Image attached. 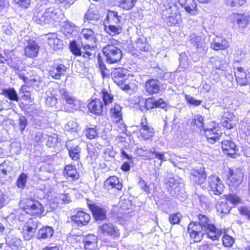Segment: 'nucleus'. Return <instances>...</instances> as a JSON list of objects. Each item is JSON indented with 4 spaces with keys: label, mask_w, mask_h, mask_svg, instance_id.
<instances>
[{
    "label": "nucleus",
    "mask_w": 250,
    "mask_h": 250,
    "mask_svg": "<svg viewBox=\"0 0 250 250\" xmlns=\"http://www.w3.org/2000/svg\"><path fill=\"white\" fill-rule=\"evenodd\" d=\"M192 123L199 126V128H202L203 129L204 128V118L201 115L195 116Z\"/></svg>",
    "instance_id": "56"
},
{
    "label": "nucleus",
    "mask_w": 250,
    "mask_h": 250,
    "mask_svg": "<svg viewBox=\"0 0 250 250\" xmlns=\"http://www.w3.org/2000/svg\"><path fill=\"white\" fill-rule=\"evenodd\" d=\"M149 152L153 154L155 158L160 160L162 162L166 160L164 152H159L156 151L155 149L152 148L149 150Z\"/></svg>",
    "instance_id": "53"
},
{
    "label": "nucleus",
    "mask_w": 250,
    "mask_h": 250,
    "mask_svg": "<svg viewBox=\"0 0 250 250\" xmlns=\"http://www.w3.org/2000/svg\"><path fill=\"white\" fill-rule=\"evenodd\" d=\"M54 229L51 227H44L40 229L37 234V238L40 240H46L52 237Z\"/></svg>",
    "instance_id": "27"
},
{
    "label": "nucleus",
    "mask_w": 250,
    "mask_h": 250,
    "mask_svg": "<svg viewBox=\"0 0 250 250\" xmlns=\"http://www.w3.org/2000/svg\"><path fill=\"white\" fill-rule=\"evenodd\" d=\"M145 89L150 95L157 93L160 90L159 81L155 79L147 80L146 83Z\"/></svg>",
    "instance_id": "24"
},
{
    "label": "nucleus",
    "mask_w": 250,
    "mask_h": 250,
    "mask_svg": "<svg viewBox=\"0 0 250 250\" xmlns=\"http://www.w3.org/2000/svg\"><path fill=\"white\" fill-rule=\"evenodd\" d=\"M197 216L201 229L208 237L213 241L218 240V231L211 220L204 214H199Z\"/></svg>",
    "instance_id": "2"
},
{
    "label": "nucleus",
    "mask_w": 250,
    "mask_h": 250,
    "mask_svg": "<svg viewBox=\"0 0 250 250\" xmlns=\"http://www.w3.org/2000/svg\"><path fill=\"white\" fill-rule=\"evenodd\" d=\"M226 1L231 7L242 6L246 3V0H226Z\"/></svg>",
    "instance_id": "54"
},
{
    "label": "nucleus",
    "mask_w": 250,
    "mask_h": 250,
    "mask_svg": "<svg viewBox=\"0 0 250 250\" xmlns=\"http://www.w3.org/2000/svg\"><path fill=\"white\" fill-rule=\"evenodd\" d=\"M99 26L95 25L92 28H83L81 33V37L86 40L91 48L94 49V45L97 41V37L98 35Z\"/></svg>",
    "instance_id": "9"
},
{
    "label": "nucleus",
    "mask_w": 250,
    "mask_h": 250,
    "mask_svg": "<svg viewBox=\"0 0 250 250\" xmlns=\"http://www.w3.org/2000/svg\"><path fill=\"white\" fill-rule=\"evenodd\" d=\"M66 146L71 159L75 161L78 160L80 157L81 148L78 145H73L71 142Z\"/></svg>",
    "instance_id": "28"
},
{
    "label": "nucleus",
    "mask_w": 250,
    "mask_h": 250,
    "mask_svg": "<svg viewBox=\"0 0 250 250\" xmlns=\"http://www.w3.org/2000/svg\"><path fill=\"white\" fill-rule=\"evenodd\" d=\"M227 206V203L224 202L220 203L217 206V209L218 211H220L221 213H228L229 211V209L227 208L225 209L224 208H226Z\"/></svg>",
    "instance_id": "64"
},
{
    "label": "nucleus",
    "mask_w": 250,
    "mask_h": 250,
    "mask_svg": "<svg viewBox=\"0 0 250 250\" xmlns=\"http://www.w3.org/2000/svg\"><path fill=\"white\" fill-rule=\"evenodd\" d=\"M14 2L18 4L20 6L27 8H28L30 4V0H13Z\"/></svg>",
    "instance_id": "63"
},
{
    "label": "nucleus",
    "mask_w": 250,
    "mask_h": 250,
    "mask_svg": "<svg viewBox=\"0 0 250 250\" xmlns=\"http://www.w3.org/2000/svg\"><path fill=\"white\" fill-rule=\"evenodd\" d=\"M48 0H39L33 10V20L38 24L45 25L58 21L60 19L61 11L54 7H49Z\"/></svg>",
    "instance_id": "1"
},
{
    "label": "nucleus",
    "mask_w": 250,
    "mask_h": 250,
    "mask_svg": "<svg viewBox=\"0 0 250 250\" xmlns=\"http://www.w3.org/2000/svg\"><path fill=\"white\" fill-rule=\"evenodd\" d=\"M222 242L225 247H231L234 242V240L232 237L226 234L222 237Z\"/></svg>",
    "instance_id": "51"
},
{
    "label": "nucleus",
    "mask_w": 250,
    "mask_h": 250,
    "mask_svg": "<svg viewBox=\"0 0 250 250\" xmlns=\"http://www.w3.org/2000/svg\"><path fill=\"white\" fill-rule=\"evenodd\" d=\"M85 135L89 139H93L98 136L95 127H90L85 130Z\"/></svg>",
    "instance_id": "52"
},
{
    "label": "nucleus",
    "mask_w": 250,
    "mask_h": 250,
    "mask_svg": "<svg viewBox=\"0 0 250 250\" xmlns=\"http://www.w3.org/2000/svg\"><path fill=\"white\" fill-rule=\"evenodd\" d=\"M68 129L71 131H76L78 127V125L74 120H72L68 121L67 124Z\"/></svg>",
    "instance_id": "60"
},
{
    "label": "nucleus",
    "mask_w": 250,
    "mask_h": 250,
    "mask_svg": "<svg viewBox=\"0 0 250 250\" xmlns=\"http://www.w3.org/2000/svg\"><path fill=\"white\" fill-rule=\"evenodd\" d=\"M162 17L168 26H173L181 21V15L176 5H171L163 10Z\"/></svg>",
    "instance_id": "4"
},
{
    "label": "nucleus",
    "mask_w": 250,
    "mask_h": 250,
    "mask_svg": "<svg viewBox=\"0 0 250 250\" xmlns=\"http://www.w3.org/2000/svg\"><path fill=\"white\" fill-rule=\"evenodd\" d=\"M185 99L188 103L195 106L199 105L202 102L201 100H196L195 98L187 94L185 95Z\"/></svg>",
    "instance_id": "55"
},
{
    "label": "nucleus",
    "mask_w": 250,
    "mask_h": 250,
    "mask_svg": "<svg viewBox=\"0 0 250 250\" xmlns=\"http://www.w3.org/2000/svg\"><path fill=\"white\" fill-rule=\"evenodd\" d=\"M222 148L226 153L230 155L235 153L236 146L231 140H225L221 142Z\"/></svg>",
    "instance_id": "31"
},
{
    "label": "nucleus",
    "mask_w": 250,
    "mask_h": 250,
    "mask_svg": "<svg viewBox=\"0 0 250 250\" xmlns=\"http://www.w3.org/2000/svg\"><path fill=\"white\" fill-rule=\"evenodd\" d=\"M90 219V215L83 211H79L71 217V220L80 227L86 225Z\"/></svg>",
    "instance_id": "15"
},
{
    "label": "nucleus",
    "mask_w": 250,
    "mask_h": 250,
    "mask_svg": "<svg viewBox=\"0 0 250 250\" xmlns=\"http://www.w3.org/2000/svg\"><path fill=\"white\" fill-rule=\"evenodd\" d=\"M66 69V67L60 64L52 67L49 71V75L53 79L59 80L62 75H64Z\"/></svg>",
    "instance_id": "23"
},
{
    "label": "nucleus",
    "mask_w": 250,
    "mask_h": 250,
    "mask_svg": "<svg viewBox=\"0 0 250 250\" xmlns=\"http://www.w3.org/2000/svg\"><path fill=\"white\" fill-rule=\"evenodd\" d=\"M42 82L41 77L36 73H33L28 77L27 84L32 86L36 90H39Z\"/></svg>",
    "instance_id": "36"
},
{
    "label": "nucleus",
    "mask_w": 250,
    "mask_h": 250,
    "mask_svg": "<svg viewBox=\"0 0 250 250\" xmlns=\"http://www.w3.org/2000/svg\"><path fill=\"white\" fill-rule=\"evenodd\" d=\"M18 123L20 126V129L21 132H22L27 125L26 119L23 116H20L18 120Z\"/></svg>",
    "instance_id": "57"
},
{
    "label": "nucleus",
    "mask_w": 250,
    "mask_h": 250,
    "mask_svg": "<svg viewBox=\"0 0 250 250\" xmlns=\"http://www.w3.org/2000/svg\"><path fill=\"white\" fill-rule=\"evenodd\" d=\"M64 33L67 38H70L73 35L77 34L79 31V27L72 22L67 21L64 25Z\"/></svg>",
    "instance_id": "34"
},
{
    "label": "nucleus",
    "mask_w": 250,
    "mask_h": 250,
    "mask_svg": "<svg viewBox=\"0 0 250 250\" xmlns=\"http://www.w3.org/2000/svg\"><path fill=\"white\" fill-rule=\"evenodd\" d=\"M101 94V98L104 102L103 104L106 107L108 104L113 102L114 100L113 95L105 88L102 90Z\"/></svg>",
    "instance_id": "40"
},
{
    "label": "nucleus",
    "mask_w": 250,
    "mask_h": 250,
    "mask_svg": "<svg viewBox=\"0 0 250 250\" xmlns=\"http://www.w3.org/2000/svg\"><path fill=\"white\" fill-rule=\"evenodd\" d=\"M69 48L71 52L75 56H83L85 60L92 59L95 57L94 49L90 45H83L82 50L78 47L75 41L70 43Z\"/></svg>",
    "instance_id": "6"
},
{
    "label": "nucleus",
    "mask_w": 250,
    "mask_h": 250,
    "mask_svg": "<svg viewBox=\"0 0 250 250\" xmlns=\"http://www.w3.org/2000/svg\"><path fill=\"white\" fill-rule=\"evenodd\" d=\"M27 179V174L24 173H22L18 177L17 181V185L18 188L23 189L25 186Z\"/></svg>",
    "instance_id": "48"
},
{
    "label": "nucleus",
    "mask_w": 250,
    "mask_h": 250,
    "mask_svg": "<svg viewBox=\"0 0 250 250\" xmlns=\"http://www.w3.org/2000/svg\"><path fill=\"white\" fill-rule=\"evenodd\" d=\"M2 94L11 101L17 102L19 101V98L18 94L16 90L13 88L2 89Z\"/></svg>",
    "instance_id": "41"
},
{
    "label": "nucleus",
    "mask_w": 250,
    "mask_h": 250,
    "mask_svg": "<svg viewBox=\"0 0 250 250\" xmlns=\"http://www.w3.org/2000/svg\"><path fill=\"white\" fill-rule=\"evenodd\" d=\"M179 4L184 7L186 12L191 15L197 14V5L194 0H178Z\"/></svg>",
    "instance_id": "21"
},
{
    "label": "nucleus",
    "mask_w": 250,
    "mask_h": 250,
    "mask_svg": "<svg viewBox=\"0 0 250 250\" xmlns=\"http://www.w3.org/2000/svg\"><path fill=\"white\" fill-rule=\"evenodd\" d=\"M212 62L214 67L217 69H223L222 61L219 58H212Z\"/></svg>",
    "instance_id": "59"
},
{
    "label": "nucleus",
    "mask_w": 250,
    "mask_h": 250,
    "mask_svg": "<svg viewBox=\"0 0 250 250\" xmlns=\"http://www.w3.org/2000/svg\"><path fill=\"white\" fill-rule=\"evenodd\" d=\"M136 1L137 0H118L120 7L126 10L132 9Z\"/></svg>",
    "instance_id": "44"
},
{
    "label": "nucleus",
    "mask_w": 250,
    "mask_h": 250,
    "mask_svg": "<svg viewBox=\"0 0 250 250\" xmlns=\"http://www.w3.org/2000/svg\"><path fill=\"white\" fill-rule=\"evenodd\" d=\"M45 103L48 106H54L57 103V99L55 95L51 93H49L47 95Z\"/></svg>",
    "instance_id": "50"
},
{
    "label": "nucleus",
    "mask_w": 250,
    "mask_h": 250,
    "mask_svg": "<svg viewBox=\"0 0 250 250\" xmlns=\"http://www.w3.org/2000/svg\"><path fill=\"white\" fill-rule=\"evenodd\" d=\"M104 30L110 35L114 36L120 34L123 31V28L121 25L108 24L104 25Z\"/></svg>",
    "instance_id": "39"
},
{
    "label": "nucleus",
    "mask_w": 250,
    "mask_h": 250,
    "mask_svg": "<svg viewBox=\"0 0 250 250\" xmlns=\"http://www.w3.org/2000/svg\"><path fill=\"white\" fill-rule=\"evenodd\" d=\"M121 110V106L118 104H114V106L110 109V117L112 121L116 123H119L122 119Z\"/></svg>",
    "instance_id": "30"
},
{
    "label": "nucleus",
    "mask_w": 250,
    "mask_h": 250,
    "mask_svg": "<svg viewBox=\"0 0 250 250\" xmlns=\"http://www.w3.org/2000/svg\"><path fill=\"white\" fill-rule=\"evenodd\" d=\"M6 61H7V64L10 67L16 70L20 69L21 61L20 58L15 54L10 55L9 57L7 58Z\"/></svg>",
    "instance_id": "38"
},
{
    "label": "nucleus",
    "mask_w": 250,
    "mask_h": 250,
    "mask_svg": "<svg viewBox=\"0 0 250 250\" xmlns=\"http://www.w3.org/2000/svg\"><path fill=\"white\" fill-rule=\"evenodd\" d=\"M100 16L97 12L88 10L84 16V22L86 23L95 21L100 20Z\"/></svg>",
    "instance_id": "42"
},
{
    "label": "nucleus",
    "mask_w": 250,
    "mask_h": 250,
    "mask_svg": "<svg viewBox=\"0 0 250 250\" xmlns=\"http://www.w3.org/2000/svg\"><path fill=\"white\" fill-rule=\"evenodd\" d=\"M108 20V24L119 25L122 26L123 18L118 15L117 11H108L106 16Z\"/></svg>",
    "instance_id": "25"
},
{
    "label": "nucleus",
    "mask_w": 250,
    "mask_h": 250,
    "mask_svg": "<svg viewBox=\"0 0 250 250\" xmlns=\"http://www.w3.org/2000/svg\"><path fill=\"white\" fill-rule=\"evenodd\" d=\"M182 217V215L180 213H171L169 216L168 220L171 224H178Z\"/></svg>",
    "instance_id": "49"
},
{
    "label": "nucleus",
    "mask_w": 250,
    "mask_h": 250,
    "mask_svg": "<svg viewBox=\"0 0 250 250\" xmlns=\"http://www.w3.org/2000/svg\"><path fill=\"white\" fill-rule=\"evenodd\" d=\"M188 231L194 242H200L205 234L203 230H202V229H201L199 222L197 221L191 222L189 224Z\"/></svg>",
    "instance_id": "10"
},
{
    "label": "nucleus",
    "mask_w": 250,
    "mask_h": 250,
    "mask_svg": "<svg viewBox=\"0 0 250 250\" xmlns=\"http://www.w3.org/2000/svg\"><path fill=\"white\" fill-rule=\"evenodd\" d=\"M229 46V42L226 39L216 37L211 44V47L215 50H224Z\"/></svg>",
    "instance_id": "29"
},
{
    "label": "nucleus",
    "mask_w": 250,
    "mask_h": 250,
    "mask_svg": "<svg viewBox=\"0 0 250 250\" xmlns=\"http://www.w3.org/2000/svg\"><path fill=\"white\" fill-rule=\"evenodd\" d=\"M60 94L63 100L66 102L71 107L75 106L77 101L71 93H68L65 89L62 88L59 90Z\"/></svg>",
    "instance_id": "26"
},
{
    "label": "nucleus",
    "mask_w": 250,
    "mask_h": 250,
    "mask_svg": "<svg viewBox=\"0 0 250 250\" xmlns=\"http://www.w3.org/2000/svg\"><path fill=\"white\" fill-rule=\"evenodd\" d=\"M154 102L155 108L160 107L164 109L167 106V104L162 99H159L158 100H156L154 99Z\"/></svg>",
    "instance_id": "62"
},
{
    "label": "nucleus",
    "mask_w": 250,
    "mask_h": 250,
    "mask_svg": "<svg viewBox=\"0 0 250 250\" xmlns=\"http://www.w3.org/2000/svg\"><path fill=\"white\" fill-rule=\"evenodd\" d=\"M123 187L122 182L115 176L109 177L104 183V188L107 190L113 188L120 190L122 189Z\"/></svg>",
    "instance_id": "18"
},
{
    "label": "nucleus",
    "mask_w": 250,
    "mask_h": 250,
    "mask_svg": "<svg viewBox=\"0 0 250 250\" xmlns=\"http://www.w3.org/2000/svg\"><path fill=\"white\" fill-rule=\"evenodd\" d=\"M99 231L104 234L119 237V230L111 223H104L99 226Z\"/></svg>",
    "instance_id": "16"
},
{
    "label": "nucleus",
    "mask_w": 250,
    "mask_h": 250,
    "mask_svg": "<svg viewBox=\"0 0 250 250\" xmlns=\"http://www.w3.org/2000/svg\"><path fill=\"white\" fill-rule=\"evenodd\" d=\"M217 130H208L205 131V136L209 143L213 144L219 141L220 137V133Z\"/></svg>",
    "instance_id": "37"
},
{
    "label": "nucleus",
    "mask_w": 250,
    "mask_h": 250,
    "mask_svg": "<svg viewBox=\"0 0 250 250\" xmlns=\"http://www.w3.org/2000/svg\"><path fill=\"white\" fill-rule=\"evenodd\" d=\"M233 22H235L240 29H244L248 25L249 16L245 14L234 13L232 15Z\"/></svg>",
    "instance_id": "20"
},
{
    "label": "nucleus",
    "mask_w": 250,
    "mask_h": 250,
    "mask_svg": "<svg viewBox=\"0 0 250 250\" xmlns=\"http://www.w3.org/2000/svg\"><path fill=\"white\" fill-rule=\"evenodd\" d=\"M135 43L136 48L141 51L148 52L150 49V45L147 43L146 38L144 36H140L137 38Z\"/></svg>",
    "instance_id": "35"
},
{
    "label": "nucleus",
    "mask_w": 250,
    "mask_h": 250,
    "mask_svg": "<svg viewBox=\"0 0 250 250\" xmlns=\"http://www.w3.org/2000/svg\"><path fill=\"white\" fill-rule=\"evenodd\" d=\"M47 42L49 46L54 50H58L62 48V44L55 33H49L47 35Z\"/></svg>",
    "instance_id": "22"
},
{
    "label": "nucleus",
    "mask_w": 250,
    "mask_h": 250,
    "mask_svg": "<svg viewBox=\"0 0 250 250\" xmlns=\"http://www.w3.org/2000/svg\"><path fill=\"white\" fill-rule=\"evenodd\" d=\"M190 42L193 46L199 52L204 50L205 43L202 37L193 35L191 36Z\"/></svg>",
    "instance_id": "32"
},
{
    "label": "nucleus",
    "mask_w": 250,
    "mask_h": 250,
    "mask_svg": "<svg viewBox=\"0 0 250 250\" xmlns=\"http://www.w3.org/2000/svg\"><path fill=\"white\" fill-rule=\"evenodd\" d=\"M145 105L146 109L147 110L155 108L154 99L148 98L146 100Z\"/></svg>",
    "instance_id": "61"
},
{
    "label": "nucleus",
    "mask_w": 250,
    "mask_h": 250,
    "mask_svg": "<svg viewBox=\"0 0 250 250\" xmlns=\"http://www.w3.org/2000/svg\"><path fill=\"white\" fill-rule=\"evenodd\" d=\"M127 71L122 68H118L113 70L111 74L112 79L118 85H122L126 81Z\"/></svg>",
    "instance_id": "14"
},
{
    "label": "nucleus",
    "mask_w": 250,
    "mask_h": 250,
    "mask_svg": "<svg viewBox=\"0 0 250 250\" xmlns=\"http://www.w3.org/2000/svg\"><path fill=\"white\" fill-rule=\"evenodd\" d=\"M24 204L22 208L27 213L39 216L44 211V208L42 205L38 201L27 199L24 202Z\"/></svg>",
    "instance_id": "7"
},
{
    "label": "nucleus",
    "mask_w": 250,
    "mask_h": 250,
    "mask_svg": "<svg viewBox=\"0 0 250 250\" xmlns=\"http://www.w3.org/2000/svg\"><path fill=\"white\" fill-rule=\"evenodd\" d=\"M126 81L125 83H123V84L122 85H119L122 89L127 92H131L137 89V86L134 82H130L126 83Z\"/></svg>",
    "instance_id": "46"
},
{
    "label": "nucleus",
    "mask_w": 250,
    "mask_h": 250,
    "mask_svg": "<svg viewBox=\"0 0 250 250\" xmlns=\"http://www.w3.org/2000/svg\"><path fill=\"white\" fill-rule=\"evenodd\" d=\"M64 171L67 176L71 178L72 180H76L79 178V173L72 166H66L65 167Z\"/></svg>",
    "instance_id": "45"
},
{
    "label": "nucleus",
    "mask_w": 250,
    "mask_h": 250,
    "mask_svg": "<svg viewBox=\"0 0 250 250\" xmlns=\"http://www.w3.org/2000/svg\"><path fill=\"white\" fill-rule=\"evenodd\" d=\"M84 248L85 250H95L97 247V238L93 234L87 235L85 239Z\"/></svg>",
    "instance_id": "33"
},
{
    "label": "nucleus",
    "mask_w": 250,
    "mask_h": 250,
    "mask_svg": "<svg viewBox=\"0 0 250 250\" xmlns=\"http://www.w3.org/2000/svg\"><path fill=\"white\" fill-rule=\"evenodd\" d=\"M227 201H229L234 205H236L240 203V198L235 195L229 194L226 196Z\"/></svg>",
    "instance_id": "58"
},
{
    "label": "nucleus",
    "mask_w": 250,
    "mask_h": 250,
    "mask_svg": "<svg viewBox=\"0 0 250 250\" xmlns=\"http://www.w3.org/2000/svg\"><path fill=\"white\" fill-rule=\"evenodd\" d=\"M88 206L97 221H102L106 218V211L104 208L94 204L88 203Z\"/></svg>",
    "instance_id": "13"
},
{
    "label": "nucleus",
    "mask_w": 250,
    "mask_h": 250,
    "mask_svg": "<svg viewBox=\"0 0 250 250\" xmlns=\"http://www.w3.org/2000/svg\"><path fill=\"white\" fill-rule=\"evenodd\" d=\"M208 183L210 188V192L211 194L221 195L224 188V185L221 179L216 176H211L208 178Z\"/></svg>",
    "instance_id": "11"
},
{
    "label": "nucleus",
    "mask_w": 250,
    "mask_h": 250,
    "mask_svg": "<svg viewBox=\"0 0 250 250\" xmlns=\"http://www.w3.org/2000/svg\"><path fill=\"white\" fill-rule=\"evenodd\" d=\"M40 46L34 41H29L27 45L24 48V54L29 58H33L38 56Z\"/></svg>",
    "instance_id": "19"
},
{
    "label": "nucleus",
    "mask_w": 250,
    "mask_h": 250,
    "mask_svg": "<svg viewBox=\"0 0 250 250\" xmlns=\"http://www.w3.org/2000/svg\"><path fill=\"white\" fill-rule=\"evenodd\" d=\"M24 228L26 229H23V236L25 240H30L34 236L35 230L26 224Z\"/></svg>",
    "instance_id": "47"
},
{
    "label": "nucleus",
    "mask_w": 250,
    "mask_h": 250,
    "mask_svg": "<svg viewBox=\"0 0 250 250\" xmlns=\"http://www.w3.org/2000/svg\"><path fill=\"white\" fill-rule=\"evenodd\" d=\"M190 178L197 184L203 183L206 179V174L204 168H193L191 171Z\"/></svg>",
    "instance_id": "17"
},
{
    "label": "nucleus",
    "mask_w": 250,
    "mask_h": 250,
    "mask_svg": "<svg viewBox=\"0 0 250 250\" xmlns=\"http://www.w3.org/2000/svg\"><path fill=\"white\" fill-rule=\"evenodd\" d=\"M106 62L110 64L119 62L122 57L121 50L113 44H107L103 48Z\"/></svg>",
    "instance_id": "3"
},
{
    "label": "nucleus",
    "mask_w": 250,
    "mask_h": 250,
    "mask_svg": "<svg viewBox=\"0 0 250 250\" xmlns=\"http://www.w3.org/2000/svg\"><path fill=\"white\" fill-rule=\"evenodd\" d=\"M89 111L95 115H101L104 109H106L101 99L95 98L91 101L87 105Z\"/></svg>",
    "instance_id": "12"
},
{
    "label": "nucleus",
    "mask_w": 250,
    "mask_h": 250,
    "mask_svg": "<svg viewBox=\"0 0 250 250\" xmlns=\"http://www.w3.org/2000/svg\"><path fill=\"white\" fill-rule=\"evenodd\" d=\"M227 183L229 186L236 188L242 183L244 178V173L240 168L234 170L229 169L227 172Z\"/></svg>",
    "instance_id": "8"
},
{
    "label": "nucleus",
    "mask_w": 250,
    "mask_h": 250,
    "mask_svg": "<svg viewBox=\"0 0 250 250\" xmlns=\"http://www.w3.org/2000/svg\"><path fill=\"white\" fill-rule=\"evenodd\" d=\"M140 133L142 137L145 140H147L153 136L154 131L152 127L145 126L144 128H140Z\"/></svg>",
    "instance_id": "43"
},
{
    "label": "nucleus",
    "mask_w": 250,
    "mask_h": 250,
    "mask_svg": "<svg viewBox=\"0 0 250 250\" xmlns=\"http://www.w3.org/2000/svg\"><path fill=\"white\" fill-rule=\"evenodd\" d=\"M178 177H170L165 179V183L169 194L172 196L179 197L180 193H182L183 184Z\"/></svg>",
    "instance_id": "5"
}]
</instances>
